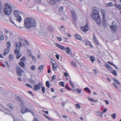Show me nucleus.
<instances>
[{
    "label": "nucleus",
    "instance_id": "f257e3e1",
    "mask_svg": "<svg viewBox=\"0 0 121 121\" xmlns=\"http://www.w3.org/2000/svg\"><path fill=\"white\" fill-rule=\"evenodd\" d=\"M36 22L32 17H28L24 21V26L25 28L29 29L32 27H35L36 26Z\"/></svg>",
    "mask_w": 121,
    "mask_h": 121
},
{
    "label": "nucleus",
    "instance_id": "f03ea898",
    "mask_svg": "<svg viewBox=\"0 0 121 121\" xmlns=\"http://www.w3.org/2000/svg\"><path fill=\"white\" fill-rule=\"evenodd\" d=\"M91 18L95 20L98 25H99L101 23V19L99 11L97 10L94 9L91 12Z\"/></svg>",
    "mask_w": 121,
    "mask_h": 121
},
{
    "label": "nucleus",
    "instance_id": "7ed1b4c3",
    "mask_svg": "<svg viewBox=\"0 0 121 121\" xmlns=\"http://www.w3.org/2000/svg\"><path fill=\"white\" fill-rule=\"evenodd\" d=\"M12 7L9 4L6 3L4 5L3 11L5 15H9L12 12Z\"/></svg>",
    "mask_w": 121,
    "mask_h": 121
},
{
    "label": "nucleus",
    "instance_id": "20e7f679",
    "mask_svg": "<svg viewBox=\"0 0 121 121\" xmlns=\"http://www.w3.org/2000/svg\"><path fill=\"white\" fill-rule=\"evenodd\" d=\"M16 69L17 75L19 77L21 76L22 74L21 70H22V69L19 66H18L16 67Z\"/></svg>",
    "mask_w": 121,
    "mask_h": 121
},
{
    "label": "nucleus",
    "instance_id": "39448f33",
    "mask_svg": "<svg viewBox=\"0 0 121 121\" xmlns=\"http://www.w3.org/2000/svg\"><path fill=\"white\" fill-rule=\"evenodd\" d=\"M72 17L74 21L75 22L77 19V15L76 14V12L73 10H72L71 11Z\"/></svg>",
    "mask_w": 121,
    "mask_h": 121
},
{
    "label": "nucleus",
    "instance_id": "423d86ee",
    "mask_svg": "<svg viewBox=\"0 0 121 121\" xmlns=\"http://www.w3.org/2000/svg\"><path fill=\"white\" fill-rule=\"evenodd\" d=\"M81 29L82 31L85 32H86L89 29L88 26L87 24H86L85 26L82 27Z\"/></svg>",
    "mask_w": 121,
    "mask_h": 121
},
{
    "label": "nucleus",
    "instance_id": "0eeeda50",
    "mask_svg": "<svg viewBox=\"0 0 121 121\" xmlns=\"http://www.w3.org/2000/svg\"><path fill=\"white\" fill-rule=\"evenodd\" d=\"M15 54H17L16 56V58L17 59H19L21 56V54H19V50L16 49H15L14 50Z\"/></svg>",
    "mask_w": 121,
    "mask_h": 121
},
{
    "label": "nucleus",
    "instance_id": "6e6552de",
    "mask_svg": "<svg viewBox=\"0 0 121 121\" xmlns=\"http://www.w3.org/2000/svg\"><path fill=\"white\" fill-rule=\"evenodd\" d=\"M113 80L115 81L113 83V86L115 87V88L116 89L117 88V87L116 85V84H120V82L116 79L115 78H113Z\"/></svg>",
    "mask_w": 121,
    "mask_h": 121
},
{
    "label": "nucleus",
    "instance_id": "1a4fd4ad",
    "mask_svg": "<svg viewBox=\"0 0 121 121\" xmlns=\"http://www.w3.org/2000/svg\"><path fill=\"white\" fill-rule=\"evenodd\" d=\"M34 87L33 88V90L35 91H36L37 90H39L40 89V86H39L38 85L35 84L34 85Z\"/></svg>",
    "mask_w": 121,
    "mask_h": 121
},
{
    "label": "nucleus",
    "instance_id": "9d476101",
    "mask_svg": "<svg viewBox=\"0 0 121 121\" xmlns=\"http://www.w3.org/2000/svg\"><path fill=\"white\" fill-rule=\"evenodd\" d=\"M84 44L86 46H89L91 48H92L93 47V46L90 42L86 39H85Z\"/></svg>",
    "mask_w": 121,
    "mask_h": 121
},
{
    "label": "nucleus",
    "instance_id": "9b49d317",
    "mask_svg": "<svg viewBox=\"0 0 121 121\" xmlns=\"http://www.w3.org/2000/svg\"><path fill=\"white\" fill-rule=\"evenodd\" d=\"M10 50L9 48H7L4 49L3 51V55L6 56L9 52Z\"/></svg>",
    "mask_w": 121,
    "mask_h": 121
},
{
    "label": "nucleus",
    "instance_id": "f8f14e48",
    "mask_svg": "<svg viewBox=\"0 0 121 121\" xmlns=\"http://www.w3.org/2000/svg\"><path fill=\"white\" fill-rule=\"evenodd\" d=\"M55 45L62 50H64L65 49V48L64 46L61 45L57 43H56Z\"/></svg>",
    "mask_w": 121,
    "mask_h": 121
},
{
    "label": "nucleus",
    "instance_id": "ddd939ff",
    "mask_svg": "<svg viewBox=\"0 0 121 121\" xmlns=\"http://www.w3.org/2000/svg\"><path fill=\"white\" fill-rule=\"evenodd\" d=\"M19 11L17 10H16L13 12V14L16 17H19L20 15L18 14Z\"/></svg>",
    "mask_w": 121,
    "mask_h": 121
},
{
    "label": "nucleus",
    "instance_id": "4468645a",
    "mask_svg": "<svg viewBox=\"0 0 121 121\" xmlns=\"http://www.w3.org/2000/svg\"><path fill=\"white\" fill-rule=\"evenodd\" d=\"M49 3L51 5L55 4L58 0H49Z\"/></svg>",
    "mask_w": 121,
    "mask_h": 121
},
{
    "label": "nucleus",
    "instance_id": "2eb2a0df",
    "mask_svg": "<svg viewBox=\"0 0 121 121\" xmlns=\"http://www.w3.org/2000/svg\"><path fill=\"white\" fill-rule=\"evenodd\" d=\"M110 28L111 29V30L113 31V32L115 30L116 26L113 25L112 23V24L111 26H110Z\"/></svg>",
    "mask_w": 121,
    "mask_h": 121
},
{
    "label": "nucleus",
    "instance_id": "dca6fc26",
    "mask_svg": "<svg viewBox=\"0 0 121 121\" xmlns=\"http://www.w3.org/2000/svg\"><path fill=\"white\" fill-rule=\"evenodd\" d=\"M74 36L75 38L79 40H82V38L81 36L76 34H75Z\"/></svg>",
    "mask_w": 121,
    "mask_h": 121
},
{
    "label": "nucleus",
    "instance_id": "f3484780",
    "mask_svg": "<svg viewBox=\"0 0 121 121\" xmlns=\"http://www.w3.org/2000/svg\"><path fill=\"white\" fill-rule=\"evenodd\" d=\"M32 77V76L31 75V78H29L28 80L31 83L34 84L35 83V82L34 80L33 79Z\"/></svg>",
    "mask_w": 121,
    "mask_h": 121
},
{
    "label": "nucleus",
    "instance_id": "a211bd4d",
    "mask_svg": "<svg viewBox=\"0 0 121 121\" xmlns=\"http://www.w3.org/2000/svg\"><path fill=\"white\" fill-rule=\"evenodd\" d=\"M102 23L103 24V26L104 28L106 26V22L105 18H103Z\"/></svg>",
    "mask_w": 121,
    "mask_h": 121
},
{
    "label": "nucleus",
    "instance_id": "6ab92c4d",
    "mask_svg": "<svg viewBox=\"0 0 121 121\" xmlns=\"http://www.w3.org/2000/svg\"><path fill=\"white\" fill-rule=\"evenodd\" d=\"M19 64L22 68L24 67L25 66V63L23 62L22 61L20 62L19 63Z\"/></svg>",
    "mask_w": 121,
    "mask_h": 121
},
{
    "label": "nucleus",
    "instance_id": "aec40b11",
    "mask_svg": "<svg viewBox=\"0 0 121 121\" xmlns=\"http://www.w3.org/2000/svg\"><path fill=\"white\" fill-rule=\"evenodd\" d=\"M96 115L97 116H100L102 117L103 115V112H98L96 113Z\"/></svg>",
    "mask_w": 121,
    "mask_h": 121
},
{
    "label": "nucleus",
    "instance_id": "412c9836",
    "mask_svg": "<svg viewBox=\"0 0 121 121\" xmlns=\"http://www.w3.org/2000/svg\"><path fill=\"white\" fill-rule=\"evenodd\" d=\"M43 67L44 65H40L39 67L38 68V69L40 70V72H41L42 71Z\"/></svg>",
    "mask_w": 121,
    "mask_h": 121
},
{
    "label": "nucleus",
    "instance_id": "4be33fe9",
    "mask_svg": "<svg viewBox=\"0 0 121 121\" xmlns=\"http://www.w3.org/2000/svg\"><path fill=\"white\" fill-rule=\"evenodd\" d=\"M104 65H105V67L106 68H107L108 70H110L112 69L110 67V65L108 64L107 63H105L104 64Z\"/></svg>",
    "mask_w": 121,
    "mask_h": 121
},
{
    "label": "nucleus",
    "instance_id": "5701e85b",
    "mask_svg": "<svg viewBox=\"0 0 121 121\" xmlns=\"http://www.w3.org/2000/svg\"><path fill=\"white\" fill-rule=\"evenodd\" d=\"M27 51L28 53V55L29 56H31L32 55V53L31 51L29 49H27Z\"/></svg>",
    "mask_w": 121,
    "mask_h": 121
},
{
    "label": "nucleus",
    "instance_id": "b1692460",
    "mask_svg": "<svg viewBox=\"0 0 121 121\" xmlns=\"http://www.w3.org/2000/svg\"><path fill=\"white\" fill-rule=\"evenodd\" d=\"M53 66V69L54 71H55L56 69V68L57 67V65H55V63H52Z\"/></svg>",
    "mask_w": 121,
    "mask_h": 121
},
{
    "label": "nucleus",
    "instance_id": "393cba45",
    "mask_svg": "<svg viewBox=\"0 0 121 121\" xmlns=\"http://www.w3.org/2000/svg\"><path fill=\"white\" fill-rule=\"evenodd\" d=\"M106 6L107 7H109L111 6H113L114 5L112 4V2H110L109 3L106 4Z\"/></svg>",
    "mask_w": 121,
    "mask_h": 121
},
{
    "label": "nucleus",
    "instance_id": "a878e982",
    "mask_svg": "<svg viewBox=\"0 0 121 121\" xmlns=\"http://www.w3.org/2000/svg\"><path fill=\"white\" fill-rule=\"evenodd\" d=\"M71 64L72 65L73 67H75L77 66V64L75 62L73 61H71Z\"/></svg>",
    "mask_w": 121,
    "mask_h": 121
},
{
    "label": "nucleus",
    "instance_id": "bb28decb",
    "mask_svg": "<svg viewBox=\"0 0 121 121\" xmlns=\"http://www.w3.org/2000/svg\"><path fill=\"white\" fill-rule=\"evenodd\" d=\"M21 112L23 113H24L26 112L24 106L22 107L21 109Z\"/></svg>",
    "mask_w": 121,
    "mask_h": 121
},
{
    "label": "nucleus",
    "instance_id": "cd10ccee",
    "mask_svg": "<svg viewBox=\"0 0 121 121\" xmlns=\"http://www.w3.org/2000/svg\"><path fill=\"white\" fill-rule=\"evenodd\" d=\"M20 16L18 17L17 19L16 20L17 21H18L19 23H20L22 22V18Z\"/></svg>",
    "mask_w": 121,
    "mask_h": 121
},
{
    "label": "nucleus",
    "instance_id": "c85d7f7f",
    "mask_svg": "<svg viewBox=\"0 0 121 121\" xmlns=\"http://www.w3.org/2000/svg\"><path fill=\"white\" fill-rule=\"evenodd\" d=\"M110 116L113 119H115L116 118V113H114L113 114H111L110 115Z\"/></svg>",
    "mask_w": 121,
    "mask_h": 121
},
{
    "label": "nucleus",
    "instance_id": "c756f323",
    "mask_svg": "<svg viewBox=\"0 0 121 121\" xmlns=\"http://www.w3.org/2000/svg\"><path fill=\"white\" fill-rule=\"evenodd\" d=\"M111 73L113 75L115 76H117V73H116V71L114 70H112L111 71Z\"/></svg>",
    "mask_w": 121,
    "mask_h": 121
},
{
    "label": "nucleus",
    "instance_id": "7c9ffc66",
    "mask_svg": "<svg viewBox=\"0 0 121 121\" xmlns=\"http://www.w3.org/2000/svg\"><path fill=\"white\" fill-rule=\"evenodd\" d=\"M69 82L70 83V84L72 88H74V85L72 83V81L71 80H69Z\"/></svg>",
    "mask_w": 121,
    "mask_h": 121
},
{
    "label": "nucleus",
    "instance_id": "2f4dec72",
    "mask_svg": "<svg viewBox=\"0 0 121 121\" xmlns=\"http://www.w3.org/2000/svg\"><path fill=\"white\" fill-rule=\"evenodd\" d=\"M6 46L7 48H9L11 46V44L9 42H8L6 43Z\"/></svg>",
    "mask_w": 121,
    "mask_h": 121
},
{
    "label": "nucleus",
    "instance_id": "473e14b6",
    "mask_svg": "<svg viewBox=\"0 0 121 121\" xmlns=\"http://www.w3.org/2000/svg\"><path fill=\"white\" fill-rule=\"evenodd\" d=\"M46 86L48 87L49 88L50 87L49 82L48 81H47L46 82Z\"/></svg>",
    "mask_w": 121,
    "mask_h": 121
},
{
    "label": "nucleus",
    "instance_id": "72a5a7b5",
    "mask_svg": "<svg viewBox=\"0 0 121 121\" xmlns=\"http://www.w3.org/2000/svg\"><path fill=\"white\" fill-rule=\"evenodd\" d=\"M15 43L16 48H18L19 49H20V47L18 43L17 42H15Z\"/></svg>",
    "mask_w": 121,
    "mask_h": 121
},
{
    "label": "nucleus",
    "instance_id": "f704fd0d",
    "mask_svg": "<svg viewBox=\"0 0 121 121\" xmlns=\"http://www.w3.org/2000/svg\"><path fill=\"white\" fill-rule=\"evenodd\" d=\"M102 13L103 15V18H105V11L104 10H103L102 11Z\"/></svg>",
    "mask_w": 121,
    "mask_h": 121
},
{
    "label": "nucleus",
    "instance_id": "c9c22d12",
    "mask_svg": "<svg viewBox=\"0 0 121 121\" xmlns=\"http://www.w3.org/2000/svg\"><path fill=\"white\" fill-rule=\"evenodd\" d=\"M66 52L68 54H69L70 52V49L68 48H66L65 49Z\"/></svg>",
    "mask_w": 121,
    "mask_h": 121
},
{
    "label": "nucleus",
    "instance_id": "e433bc0d",
    "mask_svg": "<svg viewBox=\"0 0 121 121\" xmlns=\"http://www.w3.org/2000/svg\"><path fill=\"white\" fill-rule=\"evenodd\" d=\"M90 59L91 61L93 62L95 60V57L92 56H91L90 57Z\"/></svg>",
    "mask_w": 121,
    "mask_h": 121
},
{
    "label": "nucleus",
    "instance_id": "4c0bfd02",
    "mask_svg": "<svg viewBox=\"0 0 121 121\" xmlns=\"http://www.w3.org/2000/svg\"><path fill=\"white\" fill-rule=\"evenodd\" d=\"M84 90L86 91H87L88 93H90L91 91V90L88 88V87H86L84 88Z\"/></svg>",
    "mask_w": 121,
    "mask_h": 121
},
{
    "label": "nucleus",
    "instance_id": "58836bf2",
    "mask_svg": "<svg viewBox=\"0 0 121 121\" xmlns=\"http://www.w3.org/2000/svg\"><path fill=\"white\" fill-rule=\"evenodd\" d=\"M41 90H42V92L44 93L45 92V88L43 86H42L41 87Z\"/></svg>",
    "mask_w": 121,
    "mask_h": 121
},
{
    "label": "nucleus",
    "instance_id": "ea45409f",
    "mask_svg": "<svg viewBox=\"0 0 121 121\" xmlns=\"http://www.w3.org/2000/svg\"><path fill=\"white\" fill-rule=\"evenodd\" d=\"M16 99L19 102H21L22 101L21 98L19 97H16Z\"/></svg>",
    "mask_w": 121,
    "mask_h": 121
},
{
    "label": "nucleus",
    "instance_id": "a19ab883",
    "mask_svg": "<svg viewBox=\"0 0 121 121\" xmlns=\"http://www.w3.org/2000/svg\"><path fill=\"white\" fill-rule=\"evenodd\" d=\"M59 84L60 85L64 87V83L63 82H59Z\"/></svg>",
    "mask_w": 121,
    "mask_h": 121
},
{
    "label": "nucleus",
    "instance_id": "79ce46f5",
    "mask_svg": "<svg viewBox=\"0 0 121 121\" xmlns=\"http://www.w3.org/2000/svg\"><path fill=\"white\" fill-rule=\"evenodd\" d=\"M25 85L26 86L31 88H32L33 87L31 85H30L28 84H26Z\"/></svg>",
    "mask_w": 121,
    "mask_h": 121
},
{
    "label": "nucleus",
    "instance_id": "37998d69",
    "mask_svg": "<svg viewBox=\"0 0 121 121\" xmlns=\"http://www.w3.org/2000/svg\"><path fill=\"white\" fill-rule=\"evenodd\" d=\"M4 39V37L2 34L0 35V40H3Z\"/></svg>",
    "mask_w": 121,
    "mask_h": 121
},
{
    "label": "nucleus",
    "instance_id": "c03bdc74",
    "mask_svg": "<svg viewBox=\"0 0 121 121\" xmlns=\"http://www.w3.org/2000/svg\"><path fill=\"white\" fill-rule=\"evenodd\" d=\"M9 20L11 23L14 24V25H15L16 26H17L16 25V24L14 23V22H13V21L12 20V19L11 17H10Z\"/></svg>",
    "mask_w": 121,
    "mask_h": 121
},
{
    "label": "nucleus",
    "instance_id": "a18cd8bd",
    "mask_svg": "<svg viewBox=\"0 0 121 121\" xmlns=\"http://www.w3.org/2000/svg\"><path fill=\"white\" fill-rule=\"evenodd\" d=\"M43 115L46 118L48 119L49 121L51 120V119L48 116L46 115L45 114H43Z\"/></svg>",
    "mask_w": 121,
    "mask_h": 121
},
{
    "label": "nucleus",
    "instance_id": "49530a36",
    "mask_svg": "<svg viewBox=\"0 0 121 121\" xmlns=\"http://www.w3.org/2000/svg\"><path fill=\"white\" fill-rule=\"evenodd\" d=\"M116 8H118L120 10H121V5H118L116 6Z\"/></svg>",
    "mask_w": 121,
    "mask_h": 121
},
{
    "label": "nucleus",
    "instance_id": "de8ad7c7",
    "mask_svg": "<svg viewBox=\"0 0 121 121\" xmlns=\"http://www.w3.org/2000/svg\"><path fill=\"white\" fill-rule=\"evenodd\" d=\"M88 99L90 100V101H96L97 102V101L96 100H95L92 99V98H91L90 97H88Z\"/></svg>",
    "mask_w": 121,
    "mask_h": 121
},
{
    "label": "nucleus",
    "instance_id": "09e8293b",
    "mask_svg": "<svg viewBox=\"0 0 121 121\" xmlns=\"http://www.w3.org/2000/svg\"><path fill=\"white\" fill-rule=\"evenodd\" d=\"M30 68L31 69L34 70L35 69V67L34 65H32L31 66Z\"/></svg>",
    "mask_w": 121,
    "mask_h": 121
},
{
    "label": "nucleus",
    "instance_id": "8fccbe9b",
    "mask_svg": "<svg viewBox=\"0 0 121 121\" xmlns=\"http://www.w3.org/2000/svg\"><path fill=\"white\" fill-rule=\"evenodd\" d=\"M56 78V75H54L52 77L51 79L53 81L54 80H55Z\"/></svg>",
    "mask_w": 121,
    "mask_h": 121
},
{
    "label": "nucleus",
    "instance_id": "3c124183",
    "mask_svg": "<svg viewBox=\"0 0 121 121\" xmlns=\"http://www.w3.org/2000/svg\"><path fill=\"white\" fill-rule=\"evenodd\" d=\"M26 57L25 56H23L21 59V60L22 61H24L26 60Z\"/></svg>",
    "mask_w": 121,
    "mask_h": 121
},
{
    "label": "nucleus",
    "instance_id": "603ef678",
    "mask_svg": "<svg viewBox=\"0 0 121 121\" xmlns=\"http://www.w3.org/2000/svg\"><path fill=\"white\" fill-rule=\"evenodd\" d=\"M5 64L8 68H9L10 67V66L7 61H5Z\"/></svg>",
    "mask_w": 121,
    "mask_h": 121
},
{
    "label": "nucleus",
    "instance_id": "864d4df0",
    "mask_svg": "<svg viewBox=\"0 0 121 121\" xmlns=\"http://www.w3.org/2000/svg\"><path fill=\"white\" fill-rule=\"evenodd\" d=\"M11 115L12 116L13 118V121H20L19 119H14V117L13 116Z\"/></svg>",
    "mask_w": 121,
    "mask_h": 121
},
{
    "label": "nucleus",
    "instance_id": "5fc2aeb1",
    "mask_svg": "<svg viewBox=\"0 0 121 121\" xmlns=\"http://www.w3.org/2000/svg\"><path fill=\"white\" fill-rule=\"evenodd\" d=\"M76 107L78 109H80L81 108L80 106L78 104H76Z\"/></svg>",
    "mask_w": 121,
    "mask_h": 121
},
{
    "label": "nucleus",
    "instance_id": "6e6d98bb",
    "mask_svg": "<svg viewBox=\"0 0 121 121\" xmlns=\"http://www.w3.org/2000/svg\"><path fill=\"white\" fill-rule=\"evenodd\" d=\"M76 91L78 92V93H80L81 92V90L80 89H78V88H77L76 90Z\"/></svg>",
    "mask_w": 121,
    "mask_h": 121
},
{
    "label": "nucleus",
    "instance_id": "4d7b16f0",
    "mask_svg": "<svg viewBox=\"0 0 121 121\" xmlns=\"http://www.w3.org/2000/svg\"><path fill=\"white\" fill-rule=\"evenodd\" d=\"M32 56V58L34 61H36V59L35 57L34 56Z\"/></svg>",
    "mask_w": 121,
    "mask_h": 121
},
{
    "label": "nucleus",
    "instance_id": "13d9d810",
    "mask_svg": "<svg viewBox=\"0 0 121 121\" xmlns=\"http://www.w3.org/2000/svg\"><path fill=\"white\" fill-rule=\"evenodd\" d=\"M9 57L10 59H12L13 58V55L11 54H10L9 55Z\"/></svg>",
    "mask_w": 121,
    "mask_h": 121
},
{
    "label": "nucleus",
    "instance_id": "bf43d9fd",
    "mask_svg": "<svg viewBox=\"0 0 121 121\" xmlns=\"http://www.w3.org/2000/svg\"><path fill=\"white\" fill-rule=\"evenodd\" d=\"M24 40V41H25V43L26 44V45L28 46H29V44L28 43V42L27 41V40Z\"/></svg>",
    "mask_w": 121,
    "mask_h": 121
},
{
    "label": "nucleus",
    "instance_id": "052dcab7",
    "mask_svg": "<svg viewBox=\"0 0 121 121\" xmlns=\"http://www.w3.org/2000/svg\"><path fill=\"white\" fill-rule=\"evenodd\" d=\"M55 56L56 58L58 60H59V56L58 54H56L55 55Z\"/></svg>",
    "mask_w": 121,
    "mask_h": 121
},
{
    "label": "nucleus",
    "instance_id": "680f3d73",
    "mask_svg": "<svg viewBox=\"0 0 121 121\" xmlns=\"http://www.w3.org/2000/svg\"><path fill=\"white\" fill-rule=\"evenodd\" d=\"M25 112H31V111L29 110V109L27 108L25 109Z\"/></svg>",
    "mask_w": 121,
    "mask_h": 121
},
{
    "label": "nucleus",
    "instance_id": "e2e57ef3",
    "mask_svg": "<svg viewBox=\"0 0 121 121\" xmlns=\"http://www.w3.org/2000/svg\"><path fill=\"white\" fill-rule=\"evenodd\" d=\"M37 84L38 85V86H42L43 85L42 83L41 82H39V83L38 84Z\"/></svg>",
    "mask_w": 121,
    "mask_h": 121
},
{
    "label": "nucleus",
    "instance_id": "0e129e2a",
    "mask_svg": "<svg viewBox=\"0 0 121 121\" xmlns=\"http://www.w3.org/2000/svg\"><path fill=\"white\" fill-rule=\"evenodd\" d=\"M64 75L65 77H68L69 76L68 73L66 72H65L64 73Z\"/></svg>",
    "mask_w": 121,
    "mask_h": 121
},
{
    "label": "nucleus",
    "instance_id": "69168bd1",
    "mask_svg": "<svg viewBox=\"0 0 121 121\" xmlns=\"http://www.w3.org/2000/svg\"><path fill=\"white\" fill-rule=\"evenodd\" d=\"M68 39L66 37H64V41L65 42H68L67 41Z\"/></svg>",
    "mask_w": 121,
    "mask_h": 121
},
{
    "label": "nucleus",
    "instance_id": "338daca9",
    "mask_svg": "<svg viewBox=\"0 0 121 121\" xmlns=\"http://www.w3.org/2000/svg\"><path fill=\"white\" fill-rule=\"evenodd\" d=\"M108 63L113 66V65L114 64L113 63H112L110 61H108Z\"/></svg>",
    "mask_w": 121,
    "mask_h": 121
},
{
    "label": "nucleus",
    "instance_id": "774afa93",
    "mask_svg": "<svg viewBox=\"0 0 121 121\" xmlns=\"http://www.w3.org/2000/svg\"><path fill=\"white\" fill-rule=\"evenodd\" d=\"M57 38L58 40L60 41H61L62 40L61 38L60 37H57Z\"/></svg>",
    "mask_w": 121,
    "mask_h": 121
}]
</instances>
